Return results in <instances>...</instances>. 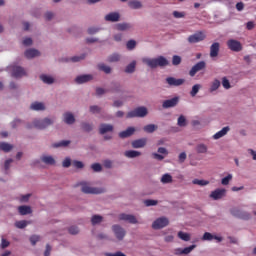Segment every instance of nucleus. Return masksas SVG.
Instances as JSON below:
<instances>
[{"mask_svg": "<svg viewBox=\"0 0 256 256\" xmlns=\"http://www.w3.org/2000/svg\"><path fill=\"white\" fill-rule=\"evenodd\" d=\"M148 113L149 111L145 107L141 106L128 112L126 117L127 119H133L135 117H147Z\"/></svg>", "mask_w": 256, "mask_h": 256, "instance_id": "f03ea898", "label": "nucleus"}, {"mask_svg": "<svg viewBox=\"0 0 256 256\" xmlns=\"http://www.w3.org/2000/svg\"><path fill=\"white\" fill-rule=\"evenodd\" d=\"M167 225H169V219L162 217L161 218V227H167Z\"/></svg>", "mask_w": 256, "mask_h": 256, "instance_id": "774afa93", "label": "nucleus"}, {"mask_svg": "<svg viewBox=\"0 0 256 256\" xmlns=\"http://www.w3.org/2000/svg\"><path fill=\"white\" fill-rule=\"evenodd\" d=\"M162 183H173V176L170 174H164L161 178Z\"/></svg>", "mask_w": 256, "mask_h": 256, "instance_id": "a19ab883", "label": "nucleus"}, {"mask_svg": "<svg viewBox=\"0 0 256 256\" xmlns=\"http://www.w3.org/2000/svg\"><path fill=\"white\" fill-rule=\"evenodd\" d=\"M18 211L20 215H30V213H32V210L29 206H19Z\"/></svg>", "mask_w": 256, "mask_h": 256, "instance_id": "c756f323", "label": "nucleus"}, {"mask_svg": "<svg viewBox=\"0 0 256 256\" xmlns=\"http://www.w3.org/2000/svg\"><path fill=\"white\" fill-rule=\"evenodd\" d=\"M135 133L134 127H128L126 130L119 133L120 139H127V137H131Z\"/></svg>", "mask_w": 256, "mask_h": 256, "instance_id": "aec40b11", "label": "nucleus"}, {"mask_svg": "<svg viewBox=\"0 0 256 256\" xmlns=\"http://www.w3.org/2000/svg\"><path fill=\"white\" fill-rule=\"evenodd\" d=\"M118 219L120 221H127L128 223H131V225H137L138 223L137 218L132 214H119Z\"/></svg>", "mask_w": 256, "mask_h": 256, "instance_id": "1a4fd4ad", "label": "nucleus"}, {"mask_svg": "<svg viewBox=\"0 0 256 256\" xmlns=\"http://www.w3.org/2000/svg\"><path fill=\"white\" fill-rule=\"evenodd\" d=\"M181 61L182 59H181V56L179 55H174L172 57V65H174L175 67H177V65H181Z\"/></svg>", "mask_w": 256, "mask_h": 256, "instance_id": "a18cd8bd", "label": "nucleus"}, {"mask_svg": "<svg viewBox=\"0 0 256 256\" xmlns=\"http://www.w3.org/2000/svg\"><path fill=\"white\" fill-rule=\"evenodd\" d=\"M196 247L197 245L193 244L186 248H176L174 250V255H189V253H191V251H193V249H195Z\"/></svg>", "mask_w": 256, "mask_h": 256, "instance_id": "9b49d317", "label": "nucleus"}, {"mask_svg": "<svg viewBox=\"0 0 256 256\" xmlns=\"http://www.w3.org/2000/svg\"><path fill=\"white\" fill-rule=\"evenodd\" d=\"M205 32L198 31L188 37V43H201V41H205Z\"/></svg>", "mask_w": 256, "mask_h": 256, "instance_id": "39448f33", "label": "nucleus"}, {"mask_svg": "<svg viewBox=\"0 0 256 256\" xmlns=\"http://www.w3.org/2000/svg\"><path fill=\"white\" fill-rule=\"evenodd\" d=\"M10 245L9 241L5 238H2V241H1V248L2 249H7V247Z\"/></svg>", "mask_w": 256, "mask_h": 256, "instance_id": "69168bd1", "label": "nucleus"}, {"mask_svg": "<svg viewBox=\"0 0 256 256\" xmlns=\"http://www.w3.org/2000/svg\"><path fill=\"white\" fill-rule=\"evenodd\" d=\"M219 87H221V81H219L218 79H215L211 84L210 93H213V91H217Z\"/></svg>", "mask_w": 256, "mask_h": 256, "instance_id": "72a5a7b5", "label": "nucleus"}, {"mask_svg": "<svg viewBox=\"0 0 256 256\" xmlns=\"http://www.w3.org/2000/svg\"><path fill=\"white\" fill-rule=\"evenodd\" d=\"M227 193V190L225 189H216L211 192L210 197L211 199H214V201H219V199H223Z\"/></svg>", "mask_w": 256, "mask_h": 256, "instance_id": "9d476101", "label": "nucleus"}, {"mask_svg": "<svg viewBox=\"0 0 256 256\" xmlns=\"http://www.w3.org/2000/svg\"><path fill=\"white\" fill-rule=\"evenodd\" d=\"M126 47H127L128 51H133V49H135V47H137V42L135 40H129L126 43Z\"/></svg>", "mask_w": 256, "mask_h": 256, "instance_id": "c03bdc74", "label": "nucleus"}, {"mask_svg": "<svg viewBox=\"0 0 256 256\" xmlns=\"http://www.w3.org/2000/svg\"><path fill=\"white\" fill-rule=\"evenodd\" d=\"M125 157H128V159H135V157L141 156V152L137 150H128L124 153Z\"/></svg>", "mask_w": 256, "mask_h": 256, "instance_id": "a878e982", "label": "nucleus"}, {"mask_svg": "<svg viewBox=\"0 0 256 256\" xmlns=\"http://www.w3.org/2000/svg\"><path fill=\"white\" fill-rule=\"evenodd\" d=\"M78 185H80L82 193H85L86 195H101V193H105V188H97V187H91V185L87 182H81Z\"/></svg>", "mask_w": 256, "mask_h": 256, "instance_id": "f257e3e1", "label": "nucleus"}, {"mask_svg": "<svg viewBox=\"0 0 256 256\" xmlns=\"http://www.w3.org/2000/svg\"><path fill=\"white\" fill-rule=\"evenodd\" d=\"M73 167H75L76 169H83V167H85V165L83 164V162L78 161V160H74L72 162Z\"/></svg>", "mask_w": 256, "mask_h": 256, "instance_id": "864d4df0", "label": "nucleus"}, {"mask_svg": "<svg viewBox=\"0 0 256 256\" xmlns=\"http://www.w3.org/2000/svg\"><path fill=\"white\" fill-rule=\"evenodd\" d=\"M120 15L118 12H111L105 16V21H109L110 23H117L120 19Z\"/></svg>", "mask_w": 256, "mask_h": 256, "instance_id": "a211bd4d", "label": "nucleus"}, {"mask_svg": "<svg viewBox=\"0 0 256 256\" xmlns=\"http://www.w3.org/2000/svg\"><path fill=\"white\" fill-rule=\"evenodd\" d=\"M166 82L171 87H179V86L183 85V83H185V79H182V78L177 79V78H173V77H168L166 79Z\"/></svg>", "mask_w": 256, "mask_h": 256, "instance_id": "ddd939ff", "label": "nucleus"}, {"mask_svg": "<svg viewBox=\"0 0 256 256\" xmlns=\"http://www.w3.org/2000/svg\"><path fill=\"white\" fill-rule=\"evenodd\" d=\"M130 9H141L143 7V4L137 0H133L129 2Z\"/></svg>", "mask_w": 256, "mask_h": 256, "instance_id": "f704fd0d", "label": "nucleus"}, {"mask_svg": "<svg viewBox=\"0 0 256 256\" xmlns=\"http://www.w3.org/2000/svg\"><path fill=\"white\" fill-rule=\"evenodd\" d=\"M193 185H200V187H205V185H209V181L207 180H199V179H194L192 181Z\"/></svg>", "mask_w": 256, "mask_h": 256, "instance_id": "37998d69", "label": "nucleus"}, {"mask_svg": "<svg viewBox=\"0 0 256 256\" xmlns=\"http://www.w3.org/2000/svg\"><path fill=\"white\" fill-rule=\"evenodd\" d=\"M152 228L161 229V218H158L153 222Z\"/></svg>", "mask_w": 256, "mask_h": 256, "instance_id": "bf43d9fd", "label": "nucleus"}, {"mask_svg": "<svg viewBox=\"0 0 256 256\" xmlns=\"http://www.w3.org/2000/svg\"><path fill=\"white\" fill-rule=\"evenodd\" d=\"M221 45L218 42H214L211 46H210V57L212 59H215V57L219 56V49H220Z\"/></svg>", "mask_w": 256, "mask_h": 256, "instance_id": "2eb2a0df", "label": "nucleus"}, {"mask_svg": "<svg viewBox=\"0 0 256 256\" xmlns=\"http://www.w3.org/2000/svg\"><path fill=\"white\" fill-rule=\"evenodd\" d=\"M98 69H99V71H103L107 75H109V73H111V67H109L103 63L98 64Z\"/></svg>", "mask_w": 256, "mask_h": 256, "instance_id": "c9c22d12", "label": "nucleus"}, {"mask_svg": "<svg viewBox=\"0 0 256 256\" xmlns=\"http://www.w3.org/2000/svg\"><path fill=\"white\" fill-rule=\"evenodd\" d=\"M13 149V145L7 143V142H1L0 143V151H4V153H9Z\"/></svg>", "mask_w": 256, "mask_h": 256, "instance_id": "cd10ccee", "label": "nucleus"}, {"mask_svg": "<svg viewBox=\"0 0 256 256\" xmlns=\"http://www.w3.org/2000/svg\"><path fill=\"white\" fill-rule=\"evenodd\" d=\"M41 161L45 163V165H55V158H53V156L44 155L41 157Z\"/></svg>", "mask_w": 256, "mask_h": 256, "instance_id": "bb28decb", "label": "nucleus"}, {"mask_svg": "<svg viewBox=\"0 0 256 256\" xmlns=\"http://www.w3.org/2000/svg\"><path fill=\"white\" fill-rule=\"evenodd\" d=\"M137 65V62L133 61L131 62L125 69V73H135V67Z\"/></svg>", "mask_w": 256, "mask_h": 256, "instance_id": "4c0bfd02", "label": "nucleus"}, {"mask_svg": "<svg viewBox=\"0 0 256 256\" xmlns=\"http://www.w3.org/2000/svg\"><path fill=\"white\" fill-rule=\"evenodd\" d=\"M178 237L182 241H191V235L189 233H186V232H183V231L178 232Z\"/></svg>", "mask_w": 256, "mask_h": 256, "instance_id": "7c9ffc66", "label": "nucleus"}, {"mask_svg": "<svg viewBox=\"0 0 256 256\" xmlns=\"http://www.w3.org/2000/svg\"><path fill=\"white\" fill-rule=\"evenodd\" d=\"M70 143H71V141H69V140H63V141H61L59 143L53 144V147L54 148H57V147H67V145H69Z\"/></svg>", "mask_w": 256, "mask_h": 256, "instance_id": "de8ad7c7", "label": "nucleus"}, {"mask_svg": "<svg viewBox=\"0 0 256 256\" xmlns=\"http://www.w3.org/2000/svg\"><path fill=\"white\" fill-rule=\"evenodd\" d=\"M145 145H147V138H141V139H138V140H134L132 142V147L134 149H141L143 148Z\"/></svg>", "mask_w": 256, "mask_h": 256, "instance_id": "6ab92c4d", "label": "nucleus"}, {"mask_svg": "<svg viewBox=\"0 0 256 256\" xmlns=\"http://www.w3.org/2000/svg\"><path fill=\"white\" fill-rule=\"evenodd\" d=\"M62 166L65 168L71 167V158H66L63 162H62Z\"/></svg>", "mask_w": 256, "mask_h": 256, "instance_id": "338daca9", "label": "nucleus"}, {"mask_svg": "<svg viewBox=\"0 0 256 256\" xmlns=\"http://www.w3.org/2000/svg\"><path fill=\"white\" fill-rule=\"evenodd\" d=\"M26 75L25 69L20 66H13L12 67V76H14L16 79H19V77H23Z\"/></svg>", "mask_w": 256, "mask_h": 256, "instance_id": "4468645a", "label": "nucleus"}, {"mask_svg": "<svg viewBox=\"0 0 256 256\" xmlns=\"http://www.w3.org/2000/svg\"><path fill=\"white\" fill-rule=\"evenodd\" d=\"M199 89H201V85L200 84H196L192 87V90L190 92L191 97H195V95H197L199 93Z\"/></svg>", "mask_w": 256, "mask_h": 256, "instance_id": "49530a36", "label": "nucleus"}, {"mask_svg": "<svg viewBox=\"0 0 256 256\" xmlns=\"http://www.w3.org/2000/svg\"><path fill=\"white\" fill-rule=\"evenodd\" d=\"M93 75L91 74H85V75H80L76 77L75 81L78 83V85H81L83 83H89V81H92Z\"/></svg>", "mask_w": 256, "mask_h": 256, "instance_id": "dca6fc26", "label": "nucleus"}, {"mask_svg": "<svg viewBox=\"0 0 256 256\" xmlns=\"http://www.w3.org/2000/svg\"><path fill=\"white\" fill-rule=\"evenodd\" d=\"M121 55L118 53H114L108 57V63H117V61H120Z\"/></svg>", "mask_w": 256, "mask_h": 256, "instance_id": "473e14b6", "label": "nucleus"}, {"mask_svg": "<svg viewBox=\"0 0 256 256\" xmlns=\"http://www.w3.org/2000/svg\"><path fill=\"white\" fill-rule=\"evenodd\" d=\"M227 47L230 49V51H234L235 53H239V51L243 50V46L241 45V42L230 39L227 41Z\"/></svg>", "mask_w": 256, "mask_h": 256, "instance_id": "423d86ee", "label": "nucleus"}, {"mask_svg": "<svg viewBox=\"0 0 256 256\" xmlns=\"http://www.w3.org/2000/svg\"><path fill=\"white\" fill-rule=\"evenodd\" d=\"M196 151H197V153H206V152H207V145H205V144H199V145L196 147Z\"/></svg>", "mask_w": 256, "mask_h": 256, "instance_id": "09e8293b", "label": "nucleus"}, {"mask_svg": "<svg viewBox=\"0 0 256 256\" xmlns=\"http://www.w3.org/2000/svg\"><path fill=\"white\" fill-rule=\"evenodd\" d=\"M229 133V126L222 128L216 134L213 135V139H221V137H225V134Z\"/></svg>", "mask_w": 256, "mask_h": 256, "instance_id": "393cba45", "label": "nucleus"}, {"mask_svg": "<svg viewBox=\"0 0 256 256\" xmlns=\"http://www.w3.org/2000/svg\"><path fill=\"white\" fill-rule=\"evenodd\" d=\"M207 67V63L205 61H200L196 63L189 71L190 77H195L199 71H203Z\"/></svg>", "mask_w": 256, "mask_h": 256, "instance_id": "0eeeda50", "label": "nucleus"}, {"mask_svg": "<svg viewBox=\"0 0 256 256\" xmlns=\"http://www.w3.org/2000/svg\"><path fill=\"white\" fill-rule=\"evenodd\" d=\"M213 236V234L205 232L204 235L202 236V241H213Z\"/></svg>", "mask_w": 256, "mask_h": 256, "instance_id": "3c124183", "label": "nucleus"}, {"mask_svg": "<svg viewBox=\"0 0 256 256\" xmlns=\"http://www.w3.org/2000/svg\"><path fill=\"white\" fill-rule=\"evenodd\" d=\"M27 225H29V221L26 220L17 221L15 223V227H17V229H25Z\"/></svg>", "mask_w": 256, "mask_h": 256, "instance_id": "ea45409f", "label": "nucleus"}, {"mask_svg": "<svg viewBox=\"0 0 256 256\" xmlns=\"http://www.w3.org/2000/svg\"><path fill=\"white\" fill-rule=\"evenodd\" d=\"M142 63L150 67V69H156V67H161V56L158 58H142Z\"/></svg>", "mask_w": 256, "mask_h": 256, "instance_id": "7ed1b4c3", "label": "nucleus"}, {"mask_svg": "<svg viewBox=\"0 0 256 256\" xmlns=\"http://www.w3.org/2000/svg\"><path fill=\"white\" fill-rule=\"evenodd\" d=\"M231 215H233V217H238V219H249V213L247 212H243L237 208H233L230 211Z\"/></svg>", "mask_w": 256, "mask_h": 256, "instance_id": "f8f14e48", "label": "nucleus"}, {"mask_svg": "<svg viewBox=\"0 0 256 256\" xmlns=\"http://www.w3.org/2000/svg\"><path fill=\"white\" fill-rule=\"evenodd\" d=\"M83 59H85V54H82L81 56H73L70 58V61H72V63H79V61H83Z\"/></svg>", "mask_w": 256, "mask_h": 256, "instance_id": "8fccbe9b", "label": "nucleus"}, {"mask_svg": "<svg viewBox=\"0 0 256 256\" xmlns=\"http://www.w3.org/2000/svg\"><path fill=\"white\" fill-rule=\"evenodd\" d=\"M53 125V120L44 118L43 120H34L33 127L36 129H47V127Z\"/></svg>", "mask_w": 256, "mask_h": 256, "instance_id": "20e7f679", "label": "nucleus"}, {"mask_svg": "<svg viewBox=\"0 0 256 256\" xmlns=\"http://www.w3.org/2000/svg\"><path fill=\"white\" fill-rule=\"evenodd\" d=\"M40 239H41L40 236H38V235H32V236L30 237V242H31L32 245H37V242H38Z\"/></svg>", "mask_w": 256, "mask_h": 256, "instance_id": "13d9d810", "label": "nucleus"}, {"mask_svg": "<svg viewBox=\"0 0 256 256\" xmlns=\"http://www.w3.org/2000/svg\"><path fill=\"white\" fill-rule=\"evenodd\" d=\"M118 31H127L128 29H131V24L129 23H121L117 24Z\"/></svg>", "mask_w": 256, "mask_h": 256, "instance_id": "58836bf2", "label": "nucleus"}, {"mask_svg": "<svg viewBox=\"0 0 256 256\" xmlns=\"http://www.w3.org/2000/svg\"><path fill=\"white\" fill-rule=\"evenodd\" d=\"M112 231H114V235L118 239V241H123V239L125 238V235L127 233V232H125V229H123L119 225L112 226Z\"/></svg>", "mask_w": 256, "mask_h": 256, "instance_id": "6e6552de", "label": "nucleus"}, {"mask_svg": "<svg viewBox=\"0 0 256 256\" xmlns=\"http://www.w3.org/2000/svg\"><path fill=\"white\" fill-rule=\"evenodd\" d=\"M70 235H77L79 233V228L76 226H72L68 229Z\"/></svg>", "mask_w": 256, "mask_h": 256, "instance_id": "0e129e2a", "label": "nucleus"}, {"mask_svg": "<svg viewBox=\"0 0 256 256\" xmlns=\"http://www.w3.org/2000/svg\"><path fill=\"white\" fill-rule=\"evenodd\" d=\"M144 205L146 207H153V206L157 205V201L156 200H145Z\"/></svg>", "mask_w": 256, "mask_h": 256, "instance_id": "680f3d73", "label": "nucleus"}, {"mask_svg": "<svg viewBox=\"0 0 256 256\" xmlns=\"http://www.w3.org/2000/svg\"><path fill=\"white\" fill-rule=\"evenodd\" d=\"M25 57L26 59H33L34 57H39L41 53L38 52L36 49H28L25 51Z\"/></svg>", "mask_w": 256, "mask_h": 256, "instance_id": "412c9836", "label": "nucleus"}, {"mask_svg": "<svg viewBox=\"0 0 256 256\" xmlns=\"http://www.w3.org/2000/svg\"><path fill=\"white\" fill-rule=\"evenodd\" d=\"M99 131L101 135H105V133H110L111 131H113V125L101 124Z\"/></svg>", "mask_w": 256, "mask_h": 256, "instance_id": "4be33fe9", "label": "nucleus"}, {"mask_svg": "<svg viewBox=\"0 0 256 256\" xmlns=\"http://www.w3.org/2000/svg\"><path fill=\"white\" fill-rule=\"evenodd\" d=\"M222 86L224 89H231V83L225 77L222 79Z\"/></svg>", "mask_w": 256, "mask_h": 256, "instance_id": "4d7b16f0", "label": "nucleus"}, {"mask_svg": "<svg viewBox=\"0 0 256 256\" xmlns=\"http://www.w3.org/2000/svg\"><path fill=\"white\" fill-rule=\"evenodd\" d=\"M41 81H43V83H46L47 85H52V83H54V79L51 76H47V75H41L40 76Z\"/></svg>", "mask_w": 256, "mask_h": 256, "instance_id": "2f4dec72", "label": "nucleus"}, {"mask_svg": "<svg viewBox=\"0 0 256 256\" xmlns=\"http://www.w3.org/2000/svg\"><path fill=\"white\" fill-rule=\"evenodd\" d=\"M64 123L67 125H73L75 123V116L72 113L67 112L64 114Z\"/></svg>", "mask_w": 256, "mask_h": 256, "instance_id": "5701e85b", "label": "nucleus"}, {"mask_svg": "<svg viewBox=\"0 0 256 256\" xmlns=\"http://www.w3.org/2000/svg\"><path fill=\"white\" fill-rule=\"evenodd\" d=\"M91 169H93V171H95V173H99V171H101L103 168L101 167V164L94 163L91 165Z\"/></svg>", "mask_w": 256, "mask_h": 256, "instance_id": "6e6d98bb", "label": "nucleus"}, {"mask_svg": "<svg viewBox=\"0 0 256 256\" xmlns=\"http://www.w3.org/2000/svg\"><path fill=\"white\" fill-rule=\"evenodd\" d=\"M173 16L175 19H183V17H185V12L174 11Z\"/></svg>", "mask_w": 256, "mask_h": 256, "instance_id": "e2e57ef3", "label": "nucleus"}, {"mask_svg": "<svg viewBox=\"0 0 256 256\" xmlns=\"http://www.w3.org/2000/svg\"><path fill=\"white\" fill-rule=\"evenodd\" d=\"M177 125L178 127H187V118L183 115L179 116Z\"/></svg>", "mask_w": 256, "mask_h": 256, "instance_id": "e433bc0d", "label": "nucleus"}, {"mask_svg": "<svg viewBox=\"0 0 256 256\" xmlns=\"http://www.w3.org/2000/svg\"><path fill=\"white\" fill-rule=\"evenodd\" d=\"M157 129H158V127L155 124H148L143 127V131H145V133H155V131H157Z\"/></svg>", "mask_w": 256, "mask_h": 256, "instance_id": "c85d7f7f", "label": "nucleus"}, {"mask_svg": "<svg viewBox=\"0 0 256 256\" xmlns=\"http://www.w3.org/2000/svg\"><path fill=\"white\" fill-rule=\"evenodd\" d=\"M103 221V216L100 215H94L92 216L91 223L92 225H97Z\"/></svg>", "mask_w": 256, "mask_h": 256, "instance_id": "79ce46f5", "label": "nucleus"}, {"mask_svg": "<svg viewBox=\"0 0 256 256\" xmlns=\"http://www.w3.org/2000/svg\"><path fill=\"white\" fill-rule=\"evenodd\" d=\"M82 129L83 131H86L87 133H89V131H93V125L89 123H82Z\"/></svg>", "mask_w": 256, "mask_h": 256, "instance_id": "603ef678", "label": "nucleus"}, {"mask_svg": "<svg viewBox=\"0 0 256 256\" xmlns=\"http://www.w3.org/2000/svg\"><path fill=\"white\" fill-rule=\"evenodd\" d=\"M177 103H179V98L174 97L169 100H165L162 104V107H164V109H169L171 107H175L177 105Z\"/></svg>", "mask_w": 256, "mask_h": 256, "instance_id": "f3484780", "label": "nucleus"}, {"mask_svg": "<svg viewBox=\"0 0 256 256\" xmlns=\"http://www.w3.org/2000/svg\"><path fill=\"white\" fill-rule=\"evenodd\" d=\"M90 113H101V107L94 105V106H90Z\"/></svg>", "mask_w": 256, "mask_h": 256, "instance_id": "052dcab7", "label": "nucleus"}, {"mask_svg": "<svg viewBox=\"0 0 256 256\" xmlns=\"http://www.w3.org/2000/svg\"><path fill=\"white\" fill-rule=\"evenodd\" d=\"M231 179H233V175L228 174L226 177L222 179V185H229V181H231Z\"/></svg>", "mask_w": 256, "mask_h": 256, "instance_id": "5fc2aeb1", "label": "nucleus"}, {"mask_svg": "<svg viewBox=\"0 0 256 256\" xmlns=\"http://www.w3.org/2000/svg\"><path fill=\"white\" fill-rule=\"evenodd\" d=\"M30 109H32V111H45V104L41 102H34L31 104Z\"/></svg>", "mask_w": 256, "mask_h": 256, "instance_id": "b1692460", "label": "nucleus"}]
</instances>
